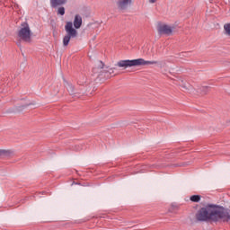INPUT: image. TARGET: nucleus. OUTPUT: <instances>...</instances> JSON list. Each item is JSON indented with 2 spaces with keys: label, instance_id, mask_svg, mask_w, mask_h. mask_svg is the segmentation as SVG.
Returning <instances> with one entry per match:
<instances>
[{
  "label": "nucleus",
  "instance_id": "obj_1",
  "mask_svg": "<svg viewBox=\"0 0 230 230\" xmlns=\"http://www.w3.org/2000/svg\"><path fill=\"white\" fill-rule=\"evenodd\" d=\"M195 218L198 222H229L230 214L220 205L208 204L197 211Z\"/></svg>",
  "mask_w": 230,
  "mask_h": 230
},
{
  "label": "nucleus",
  "instance_id": "obj_2",
  "mask_svg": "<svg viewBox=\"0 0 230 230\" xmlns=\"http://www.w3.org/2000/svg\"><path fill=\"white\" fill-rule=\"evenodd\" d=\"M155 64H157V61H146L143 58H138L120 60L117 63V66L118 67H124V69H127V67H134L136 66H154Z\"/></svg>",
  "mask_w": 230,
  "mask_h": 230
},
{
  "label": "nucleus",
  "instance_id": "obj_3",
  "mask_svg": "<svg viewBox=\"0 0 230 230\" xmlns=\"http://www.w3.org/2000/svg\"><path fill=\"white\" fill-rule=\"evenodd\" d=\"M17 37L20 42H31V29H30L28 22H24L21 23L17 31Z\"/></svg>",
  "mask_w": 230,
  "mask_h": 230
},
{
  "label": "nucleus",
  "instance_id": "obj_4",
  "mask_svg": "<svg viewBox=\"0 0 230 230\" xmlns=\"http://www.w3.org/2000/svg\"><path fill=\"white\" fill-rule=\"evenodd\" d=\"M65 31H66V35L63 38V46L66 48L69 46V42H71V39H76L78 37V31L76 29L73 28V22H67L65 25Z\"/></svg>",
  "mask_w": 230,
  "mask_h": 230
},
{
  "label": "nucleus",
  "instance_id": "obj_5",
  "mask_svg": "<svg viewBox=\"0 0 230 230\" xmlns=\"http://www.w3.org/2000/svg\"><path fill=\"white\" fill-rule=\"evenodd\" d=\"M157 31L160 35H172L173 33V26L159 24Z\"/></svg>",
  "mask_w": 230,
  "mask_h": 230
},
{
  "label": "nucleus",
  "instance_id": "obj_6",
  "mask_svg": "<svg viewBox=\"0 0 230 230\" xmlns=\"http://www.w3.org/2000/svg\"><path fill=\"white\" fill-rule=\"evenodd\" d=\"M132 4V0H118L117 6L119 10H127Z\"/></svg>",
  "mask_w": 230,
  "mask_h": 230
},
{
  "label": "nucleus",
  "instance_id": "obj_7",
  "mask_svg": "<svg viewBox=\"0 0 230 230\" xmlns=\"http://www.w3.org/2000/svg\"><path fill=\"white\" fill-rule=\"evenodd\" d=\"M67 0H50L51 8H58V6H62V4H66Z\"/></svg>",
  "mask_w": 230,
  "mask_h": 230
},
{
  "label": "nucleus",
  "instance_id": "obj_8",
  "mask_svg": "<svg viewBox=\"0 0 230 230\" xmlns=\"http://www.w3.org/2000/svg\"><path fill=\"white\" fill-rule=\"evenodd\" d=\"M74 27L75 30H79L82 28V16L80 14H76L74 19Z\"/></svg>",
  "mask_w": 230,
  "mask_h": 230
},
{
  "label": "nucleus",
  "instance_id": "obj_9",
  "mask_svg": "<svg viewBox=\"0 0 230 230\" xmlns=\"http://www.w3.org/2000/svg\"><path fill=\"white\" fill-rule=\"evenodd\" d=\"M116 68H109V67H107V69H104L102 72L100 71V73H102L101 75H102L103 73H104V78H111V76H112V75H114V70Z\"/></svg>",
  "mask_w": 230,
  "mask_h": 230
},
{
  "label": "nucleus",
  "instance_id": "obj_10",
  "mask_svg": "<svg viewBox=\"0 0 230 230\" xmlns=\"http://www.w3.org/2000/svg\"><path fill=\"white\" fill-rule=\"evenodd\" d=\"M178 84L181 87H182L183 89H188V82L186 81V79H184L183 77H180L178 79Z\"/></svg>",
  "mask_w": 230,
  "mask_h": 230
},
{
  "label": "nucleus",
  "instance_id": "obj_11",
  "mask_svg": "<svg viewBox=\"0 0 230 230\" xmlns=\"http://www.w3.org/2000/svg\"><path fill=\"white\" fill-rule=\"evenodd\" d=\"M225 35L230 37V22L224 25Z\"/></svg>",
  "mask_w": 230,
  "mask_h": 230
},
{
  "label": "nucleus",
  "instance_id": "obj_12",
  "mask_svg": "<svg viewBox=\"0 0 230 230\" xmlns=\"http://www.w3.org/2000/svg\"><path fill=\"white\" fill-rule=\"evenodd\" d=\"M103 67H105V64H103V62L100 61L99 62V65H98V67H94L93 69V73H99V69H103Z\"/></svg>",
  "mask_w": 230,
  "mask_h": 230
},
{
  "label": "nucleus",
  "instance_id": "obj_13",
  "mask_svg": "<svg viewBox=\"0 0 230 230\" xmlns=\"http://www.w3.org/2000/svg\"><path fill=\"white\" fill-rule=\"evenodd\" d=\"M191 202H200V195H193L190 197Z\"/></svg>",
  "mask_w": 230,
  "mask_h": 230
},
{
  "label": "nucleus",
  "instance_id": "obj_14",
  "mask_svg": "<svg viewBox=\"0 0 230 230\" xmlns=\"http://www.w3.org/2000/svg\"><path fill=\"white\" fill-rule=\"evenodd\" d=\"M202 94H208L209 93V86H203L200 88Z\"/></svg>",
  "mask_w": 230,
  "mask_h": 230
},
{
  "label": "nucleus",
  "instance_id": "obj_15",
  "mask_svg": "<svg viewBox=\"0 0 230 230\" xmlns=\"http://www.w3.org/2000/svg\"><path fill=\"white\" fill-rule=\"evenodd\" d=\"M66 14V8L64 7H59L58 9V15H65Z\"/></svg>",
  "mask_w": 230,
  "mask_h": 230
},
{
  "label": "nucleus",
  "instance_id": "obj_16",
  "mask_svg": "<svg viewBox=\"0 0 230 230\" xmlns=\"http://www.w3.org/2000/svg\"><path fill=\"white\" fill-rule=\"evenodd\" d=\"M75 150L76 152H80V150H82V146H75Z\"/></svg>",
  "mask_w": 230,
  "mask_h": 230
},
{
  "label": "nucleus",
  "instance_id": "obj_17",
  "mask_svg": "<svg viewBox=\"0 0 230 230\" xmlns=\"http://www.w3.org/2000/svg\"><path fill=\"white\" fill-rule=\"evenodd\" d=\"M157 2V0H149V3H151V4H154V3H156Z\"/></svg>",
  "mask_w": 230,
  "mask_h": 230
},
{
  "label": "nucleus",
  "instance_id": "obj_18",
  "mask_svg": "<svg viewBox=\"0 0 230 230\" xmlns=\"http://www.w3.org/2000/svg\"><path fill=\"white\" fill-rule=\"evenodd\" d=\"M69 89H70V92L73 93V86L72 85L69 86Z\"/></svg>",
  "mask_w": 230,
  "mask_h": 230
}]
</instances>
